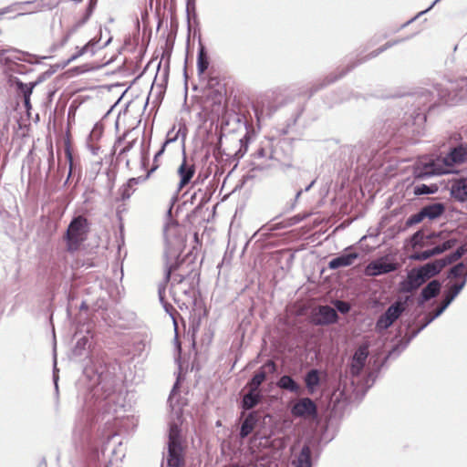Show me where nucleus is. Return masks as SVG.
<instances>
[{
  "label": "nucleus",
  "mask_w": 467,
  "mask_h": 467,
  "mask_svg": "<svg viewBox=\"0 0 467 467\" xmlns=\"http://www.w3.org/2000/svg\"><path fill=\"white\" fill-rule=\"evenodd\" d=\"M178 226H167L164 230L166 248L164 252L165 274L162 283L159 285L158 295L160 301L163 304L165 310L170 313L173 309L172 306L164 302L165 289L167 284L171 280V284H181L185 279V274L175 273L180 268V255L182 251L183 239L177 234Z\"/></svg>",
  "instance_id": "nucleus-1"
},
{
  "label": "nucleus",
  "mask_w": 467,
  "mask_h": 467,
  "mask_svg": "<svg viewBox=\"0 0 467 467\" xmlns=\"http://www.w3.org/2000/svg\"><path fill=\"white\" fill-rule=\"evenodd\" d=\"M467 157V150L463 146H457L451 150L443 157H439L435 161H420L413 170V174L417 179H426L434 175H441L451 172V168L455 164L463 163Z\"/></svg>",
  "instance_id": "nucleus-2"
},
{
  "label": "nucleus",
  "mask_w": 467,
  "mask_h": 467,
  "mask_svg": "<svg viewBox=\"0 0 467 467\" xmlns=\"http://www.w3.org/2000/svg\"><path fill=\"white\" fill-rule=\"evenodd\" d=\"M466 285V277L463 278L460 283H455L450 285L449 289L445 291L444 297L440 306L433 312L425 317V322L415 331L411 333L409 337L403 341L400 340L395 345L391 350H389L388 357H398L410 344V340L415 337L421 330H423L434 319L440 317L445 309L451 304L455 297L460 294Z\"/></svg>",
  "instance_id": "nucleus-3"
},
{
  "label": "nucleus",
  "mask_w": 467,
  "mask_h": 467,
  "mask_svg": "<svg viewBox=\"0 0 467 467\" xmlns=\"http://www.w3.org/2000/svg\"><path fill=\"white\" fill-rule=\"evenodd\" d=\"M448 97V91L442 88L439 84L433 85L431 88H420L414 95L415 101L419 109L422 111L421 113H418L417 118L421 121H425V110L431 109L439 100L444 103H450Z\"/></svg>",
  "instance_id": "nucleus-4"
},
{
  "label": "nucleus",
  "mask_w": 467,
  "mask_h": 467,
  "mask_svg": "<svg viewBox=\"0 0 467 467\" xmlns=\"http://www.w3.org/2000/svg\"><path fill=\"white\" fill-rule=\"evenodd\" d=\"M89 232V223L83 215L75 216L69 223L65 240L67 242V249L69 252L78 250L81 244L87 239Z\"/></svg>",
  "instance_id": "nucleus-5"
},
{
  "label": "nucleus",
  "mask_w": 467,
  "mask_h": 467,
  "mask_svg": "<svg viewBox=\"0 0 467 467\" xmlns=\"http://www.w3.org/2000/svg\"><path fill=\"white\" fill-rule=\"evenodd\" d=\"M180 433L181 430L177 423H171L167 453V464L169 467H182L184 465L183 449Z\"/></svg>",
  "instance_id": "nucleus-6"
},
{
  "label": "nucleus",
  "mask_w": 467,
  "mask_h": 467,
  "mask_svg": "<svg viewBox=\"0 0 467 467\" xmlns=\"http://www.w3.org/2000/svg\"><path fill=\"white\" fill-rule=\"evenodd\" d=\"M405 303L400 300H397L392 305H390L387 310L379 317L375 324V330L377 333H382L390 327L396 320L402 315L405 311Z\"/></svg>",
  "instance_id": "nucleus-7"
},
{
  "label": "nucleus",
  "mask_w": 467,
  "mask_h": 467,
  "mask_svg": "<svg viewBox=\"0 0 467 467\" xmlns=\"http://www.w3.org/2000/svg\"><path fill=\"white\" fill-rule=\"evenodd\" d=\"M337 311L329 306H317L311 315V322L316 326H327L337 322Z\"/></svg>",
  "instance_id": "nucleus-8"
},
{
  "label": "nucleus",
  "mask_w": 467,
  "mask_h": 467,
  "mask_svg": "<svg viewBox=\"0 0 467 467\" xmlns=\"http://www.w3.org/2000/svg\"><path fill=\"white\" fill-rule=\"evenodd\" d=\"M368 357V344L360 345L355 351L350 361V374L352 377L358 376L363 370Z\"/></svg>",
  "instance_id": "nucleus-9"
},
{
  "label": "nucleus",
  "mask_w": 467,
  "mask_h": 467,
  "mask_svg": "<svg viewBox=\"0 0 467 467\" xmlns=\"http://www.w3.org/2000/svg\"><path fill=\"white\" fill-rule=\"evenodd\" d=\"M404 39H397V40H394V41H389L387 42L384 46H382L381 47L378 48L377 50L375 51H372L368 57H364V58H361V59H358L356 62H353L351 63L350 65L348 66V68L347 70L345 71H341L339 73V75H336L334 77H329L327 83V84H329V83H333L334 81H336L337 79L342 78L347 72L350 71L351 69H353L355 67H357L358 65L365 62L366 60H368V58H372V57H376L377 56H379L380 53H382L383 51L387 50L388 48L402 42Z\"/></svg>",
  "instance_id": "nucleus-10"
},
{
  "label": "nucleus",
  "mask_w": 467,
  "mask_h": 467,
  "mask_svg": "<svg viewBox=\"0 0 467 467\" xmlns=\"http://www.w3.org/2000/svg\"><path fill=\"white\" fill-rule=\"evenodd\" d=\"M291 413L295 417H316L317 407L310 398H303L294 404Z\"/></svg>",
  "instance_id": "nucleus-11"
},
{
  "label": "nucleus",
  "mask_w": 467,
  "mask_h": 467,
  "mask_svg": "<svg viewBox=\"0 0 467 467\" xmlns=\"http://www.w3.org/2000/svg\"><path fill=\"white\" fill-rule=\"evenodd\" d=\"M456 239H449L445 241L443 244H438L431 249H427L421 252H416L410 256V258L416 261H425L431 258V256L440 254L452 248L456 244Z\"/></svg>",
  "instance_id": "nucleus-12"
},
{
  "label": "nucleus",
  "mask_w": 467,
  "mask_h": 467,
  "mask_svg": "<svg viewBox=\"0 0 467 467\" xmlns=\"http://www.w3.org/2000/svg\"><path fill=\"white\" fill-rule=\"evenodd\" d=\"M426 281L424 277L412 268L407 275V278L400 283V291L401 293H412L420 288Z\"/></svg>",
  "instance_id": "nucleus-13"
},
{
  "label": "nucleus",
  "mask_w": 467,
  "mask_h": 467,
  "mask_svg": "<svg viewBox=\"0 0 467 467\" xmlns=\"http://www.w3.org/2000/svg\"><path fill=\"white\" fill-rule=\"evenodd\" d=\"M267 368L270 369L271 373H274L276 370L275 363L273 360H267L247 383L249 389L259 392V387L266 379V372L265 369Z\"/></svg>",
  "instance_id": "nucleus-14"
},
{
  "label": "nucleus",
  "mask_w": 467,
  "mask_h": 467,
  "mask_svg": "<svg viewBox=\"0 0 467 467\" xmlns=\"http://www.w3.org/2000/svg\"><path fill=\"white\" fill-rule=\"evenodd\" d=\"M397 269V265L394 263H387L380 260L372 261L365 268V275L368 276H378L384 274H389Z\"/></svg>",
  "instance_id": "nucleus-15"
},
{
  "label": "nucleus",
  "mask_w": 467,
  "mask_h": 467,
  "mask_svg": "<svg viewBox=\"0 0 467 467\" xmlns=\"http://www.w3.org/2000/svg\"><path fill=\"white\" fill-rule=\"evenodd\" d=\"M441 288V284L439 280L434 279L429 282L420 292V296L418 298V305L423 306L425 302L436 297L440 294Z\"/></svg>",
  "instance_id": "nucleus-16"
},
{
  "label": "nucleus",
  "mask_w": 467,
  "mask_h": 467,
  "mask_svg": "<svg viewBox=\"0 0 467 467\" xmlns=\"http://www.w3.org/2000/svg\"><path fill=\"white\" fill-rule=\"evenodd\" d=\"M444 268V264L440 259L427 263L420 267H416L417 271L420 274L424 280L427 282L429 279L434 277Z\"/></svg>",
  "instance_id": "nucleus-17"
},
{
  "label": "nucleus",
  "mask_w": 467,
  "mask_h": 467,
  "mask_svg": "<svg viewBox=\"0 0 467 467\" xmlns=\"http://www.w3.org/2000/svg\"><path fill=\"white\" fill-rule=\"evenodd\" d=\"M194 173H195L194 165L189 164L187 162L185 153H183L182 162L178 168V174L180 175V178H181L180 182H179L180 189L183 188L185 185H187L191 182Z\"/></svg>",
  "instance_id": "nucleus-18"
},
{
  "label": "nucleus",
  "mask_w": 467,
  "mask_h": 467,
  "mask_svg": "<svg viewBox=\"0 0 467 467\" xmlns=\"http://www.w3.org/2000/svg\"><path fill=\"white\" fill-rule=\"evenodd\" d=\"M451 195L461 202H467V178H460L453 182Z\"/></svg>",
  "instance_id": "nucleus-19"
},
{
  "label": "nucleus",
  "mask_w": 467,
  "mask_h": 467,
  "mask_svg": "<svg viewBox=\"0 0 467 467\" xmlns=\"http://www.w3.org/2000/svg\"><path fill=\"white\" fill-rule=\"evenodd\" d=\"M358 256L359 254L358 253L340 254L329 261L328 267L335 270L339 267L349 266L354 264L355 260L358 259Z\"/></svg>",
  "instance_id": "nucleus-20"
},
{
  "label": "nucleus",
  "mask_w": 467,
  "mask_h": 467,
  "mask_svg": "<svg viewBox=\"0 0 467 467\" xmlns=\"http://www.w3.org/2000/svg\"><path fill=\"white\" fill-rule=\"evenodd\" d=\"M258 422V413L256 411H251L247 414L244 421L242 422L240 429V437L242 439L246 438L254 429Z\"/></svg>",
  "instance_id": "nucleus-21"
},
{
  "label": "nucleus",
  "mask_w": 467,
  "mask_h": 467,
  "mask_svg": "<svg viewBox=\"0 0 467 467\" xmlns=\"http://www.w3.org/2000/svg\"><path fill=\"white\" fill-rule=\"evenodd\" d=\"M23 54L15 48H4L0 49V63H4L5 65L15 64L16 60H24L27 62H32L31 59L22 58L21 56Z\"/></svg>",
  "instance_id": "nucleus-22"
},
{
  "label": "nucleus",
  "mask_w": 467,
  "mask_h": 467,
  "mask_svg": "<svg viewBox=\"0 0 467 467\" xmlns=\"http://www.w3.org/2000/svg\"><path fill=\"white\" fill-rule=\"evenodd\" d=\"M276 385L282 389H285L296 394H298L301 390L299 384L296 383V380L288 375L282 376L277 381Z\"/></svg>",
  "instance_id": "nucleus-23"
},
{
  "label": "nucleus",
  "mask_w": 467,
  "mask_h": 467,
  "mask_svg": "<svg viewBox=\"0 0 467 467\" xmlns=\"http://www.w3.org/2000/svg\"><path fill=\"white\" fill-rule=\"evenodd\" d=\"M445 207L441 202H434L421 208L425 218L434 220L444 213Z\"/></svg>",
  "instance_id": "nucleus-24"
},
{
  "label": "nucleus",
  "mask_w": 467,
  "mask_h": 467,
  "mask_svg": "<svg viewBox=\"0 0 467 467\" xmlns=\"http://www.w3.org/2000/svg\"><path fill=\"white\" fill-rule=\"evenodd\" d=\"M311 454L310 447L304 445L293 462L295 467H312Z\"/></svg>",
  "instance_id": "nucleus-25"
},
{
  "label": "nucleus",
  "mask_w": 467,
  "mask_h": 467,
  "mask_svg": "<svg viewBox=\"0 0 467 467\" xmlns=\"http://www.w3.org/2000/svg\"><path fill=\"white\" fill-rule=\"evenodd\" d=\"M262 395L257 391H249L243 397L242 408L244 410H251L254 408L261 400Z\"/></svg>",
  "instance_id": "nucleus-26"
},
{
  "label": "nucleus",
  "mask_w": 467,
  "mask_h": 467,
  "mask_svg": "<svg viewBox=\"0 0 467 467\" xmlns=\"http://www.w3.org/2000/svg\"><path fill=\"white\" fill-rule=\"evenodd\" d=\"M306 387L309 393H314L320 383L319 371L317 369L309 370L305 376Z\"/></svg>",
  "instance_id": "nucleus-27"
},
{
  "label": "nucleus",
  "mask_w": 467,
  "mask_h": 467,
  "mask_svg": "<svg viewBox=\"0 0 467 467\" xmlns=\"http://www.w3.org/2000/svg\"><path fill=\"white\" fill-rule=\"evenodd\" d=\"M209 67V57L205 47L200 44L197 55V70L198 74H203Z\"/></svg>",
  "instance_id": "nucleus-28"
},
{
  "label": "nucleus",
  "mask_w": 467,
  "mask_h": 467,
  "mask_svg": "<svg viewBox=\"0 0 467 467\" xmlns=\"http://www.w3.org/2000/svg\"><path fill=\"white\" fill-rule=\"evenodd\" d=\"M92 12H93V5L90 3V4H89V5H88V8H87V12H86L85 16H84L81 20L78 21V22H77V23H76V24H75V25H74V26H73L68 30V32H67V35L65 36V37H64V41H63L64 43H66V42L69 39L70 36H71L72 34H74V33H75V32H76V31H77L80 26H83V25H84V24H85V23L89 19V17H90V16H91V14H92Z\"/></svg>",
  "instance_id": "nucleus-29"
},
{
  "label": "nucleus",
  "mask_w": 467,
  "mask_h": 467,
  "mask_svg": "<svg viewBox=\"0 0 467 467\" xmlns=\"http://www.w3.org/2000/svg\"><path fill=\"white\" fill-rule=\"evenodd\" d=\"M186 128L184 126L180 127V129L175 131V127L173 126L168 132L166 136V140L163 142L164 146H167L170 143H172L178 140L180 134L182 136V142L184 143L186 133Z\"/></svg>",
  "instance_id": "nucleus-30"
},
{
  "label": "nucleus",
  "mask_w": 467,
  "mask_h": 467,
  "mask_svg": "<svg viewBox=\"0 0 467 467\" xmlns=\"http://www.w3.org/2000/svg\"><path fill=\"white\" fill-rule=\"evenodd\" d=\"M464 247L463 246H461L459 247L455 252H453L452 254L440 259L441 262L442 264H444V267L448 265H451L452 264L453 262L457 261L458 259H460L463 254H464Z\"/></svg>",
  "instance_id": "nucleus-31"
},
{
  "label": "nucleus",
  "mask_w": 467,
  "mask_h": 467,
  "mask_svg": "<svg viewBox=\"0 0 467 467\" xmlns=\"http://www.w3.org/2000/svg\"><path fill=\"white\" fill-rule=\"evenodd\" d=\"M438 187L436 185H426V184H420L416 185L413 189V192L415 195H424V194H431L437 192Z\"/></svg>",
  "instance_id": "nucleus-32"
},
{
  "label": "nucleus",
  "mask_w": 467,
  "mask_h": 467,
  "mask_svg": "<svg viewBox=\"0 0 467 467\" xmlns=\"http://www.w3.org/2000/svg\"><path fill=\"white\" fill-rule=\"evenodd\" d=\"M464 270H465L464 263H462V262L458 263L457 265H455L454 266H452L450 269L448 278H459V277L463 278V275L465 274V272L463 273Z\"/></svg>",
  "instance_id": "nucleus-33"
},
{
  "label": "nucleus",
  "mask_w": 467,
  "mask_h": 467,
  "mask_svg": "<svg viewBox=\"0 0 467 467\" xmlns=\"http://www.w3.org/2000/svg\"><path fill=\"white\" fill-rule=\"evenodd\" d=\"M95 43L90 40L88 44H86L83 47H81L76 54L72 55L66 62L64 66H67L74 60H76L78 57H81L85 53L88 52L89 46H93Z\"/></svg>",
  "instance_id": "nucleus-34"
},
{
  "label": "nucleus",
  "mask_w": 467,
  "mask_h": 467,
  "mask_svg": "<svg viewBox=\"0 0 467 467\" xmlns=\"http://www.w3.org/2000/svg\"><path fill=\"white\" fill-rule=\"evenodd\" d=\"M424 218H425V216H424L422 211L420 210L419 213L412 214L408 218V220L406 222V225L412 226L414 224L420 223Z\"/></svg>",
  "instance_id": "nucleus-35"
},
{
  "label": "nucleus",
  "mask_w": 467,
  "mask_h": 467,
  "mask_svg": "<svg viewBox=\"0 0 467 467\" xmlns=\"http://www.w3.org/2000/svg\"><path fill=\"white\" fill-rule=\"evenodd\" d=\"M336 311L340 312L341 314H347L350 310V305L348 302L337 300L334 303Z\"/></svg>",
  "instance_id": "nucleus-36"
},
{
  "label": "nucleus",
  "mask_w": 467,
  "mask_h": 467,
  "mask_svg": "<svg viewBox=\"0 0 467 467\" xmlns=\"http://www.w3.org/2000/svg\"><path fill=\"white\" fill-rule=\"evenodd\" d=\"M131 194H132L131 187H128L127 184L123 185L122 188L120 189L121 200L125 201V200L129 199Z\"/></svg>",
  "instance_id": "nucleus-37"
},
{
  "label": "nucleus",
  "mask_w": 467,
  "mask_h": 467,
  "mask_svg": "<svg viewBox=\"0 0 467 467\" xmlns=\"http://www.w3.org/2000/svg\"><path fill=\"white\" fill-rule=\"evenodd\" d=\"M441 0H435L431 5V6H429L426 10H423L421 12H420L417 16H415L413 18H411L410 20H409L408 22H406L405 24L402 25V27H405L407 25L410 24L411 22H413L414 20H416L420 16L427 13L428 11H430L437 3H439Z\"/></svg>",
  "instance_id": "nucleus-38"
},
{
  "label": "nucleus",
  "mask_w": 467,
  "mask_h": 467,
  "mask_svg": "<svg viewBox=\"0 0 467 467\" xmlns=\"http://www.w3.org/2000/svg\"><path fill=\"white\" fill-rule=\"evenodd\" d=\"M165 147H166V146H164V144H163V145L161 146V148L159 150V151L155 154V156H154V165H153V167L150 169V171H149V173H148L147 177H149V176H150V174L151 172H153V171L158 168V164H156V161H157L158 158H159L160 156H161V155H162V153L164 152V150H165Z\"/></svg>",
  "instance_id": "nucleus-39"
},
{
  "label": "nucleus",
  "mask_w": 467,
  "mask_h": 467,
  "mask_svg": "<svg viewBox=\"0 0 467 467\" xmlns=\"http://www.w3.org/2000/svg\"><path fill=\"white\" fill-rule=\"evenodd\" d=\"M88 342V340L86 337H82L81 338H78L77 341V345H76V350L78 348H85Z\"/></svg>",
  "instance_id": "nucleus-40"
},
{
  "label": "nucleus",
  "mask_w": 467,
  "mask_h": 467,
  "mask_svg": "<svg viewBox=\"0 0 467 467\" xmlns=\"http://www.w3.org/2000/svg\"><path fill=\"white\" fill-rule=\"evenodd\" d=\"M66 156H67V159L69 161V172H68V176H67V181H68L69 177L71 176V172H72V163H73V161H72V154L69 150V149H67L66 150Z\"/></svg>",
  "instance_id": "nucleus-41"
},
{
  "label": "nucleus",
  "mask_w": 467,
  "mask_h": 467,
  "mask_svg": "<svg viewBox=\"0 0 467 467\" xmlns=\"http://www.w3.org/2000/svg\"><path fill=\"white\" fill-rule=\"evenodd\" d=\"M56 366H57V363L55 362V364H54L53 380H54V384H55V389H56V390H57L58 389V385H57L58 376L57 374V369Z\"/></svg>",
  "instance_id": "nucleus-42"
},
{
  "label": "nucleus",
  "mask_w": 467,
  "mask_h": 467,
  "mask_svg": "<svg viewBox=\"0 0 467 467\" xmlns=\"http://www.w3.org/2000/svg\"><path fill=\"white\" fill-rule=\"evenodd\" d=\"M139 182V178H131L128 181V182L126 183L128 185V187H131L135 184H137Z\"/></svg>",
  "instance_id": "nucleus-43"
},
{
  "label": "nucleus",
  "mask_w": 467,
  "mask_h": 467,
  "mask_svg": "<svg viewBox=\"0 0 467 467\" xmlns=\"http://www.w3.org/2000/svg\"><path fill=\"white\" fill-rule=\"evenodd\" d=\"M100 389H101V388L99 387V385H98V386L94 387V388L92 389V393H93V394H92V396H93V397L98 396V392L100 390Z\"/></svg>",
  "instance_id": "nucleus-44"
},
{
  "label": "nucleus",
  "mask_w": 467,
  "mask_h": 467,
  "mask_svg": "<svg viewBox=\"0 0 467 467\" xmlns=\"http://www.w3.org/2000/svg\"><path fill=\"white\" fill-rule=\"evenodd\" d=\"M194 5L195 0H187V9H189L191 5L192 6V8H194Z\"/></svg>",
  "instance_id": "nucleus-45"
},
{
  "label": "nucleus",
  "mask_w": 467,
  "mask_h": 467,
  "mask_svg": "<svg viewBox=\"0 0 467 467\" xmlns=\"http://www.w3.org/2000/svg\"><path fill=\"white\" fill-rule=\"evenodd\" d=\"M315 182H316V181H315V180H314V181H312V182H310V184H308V185L305 188V190H304V191H305V192H308V191L313 187V185L315 184Z\"/></svg>",
  "instance_id": "nucleus-46"
},
{
  "label": "nucleus",
  "mask_w": 467,
  "mask_h": 467,
  "mask_svg": "<svg viewBox=\"0 0 467 467\" xmlns=\"http://www.w3.org/2000/svg\"><path fill=\"white\" fill-rule=\"evenodd\" d=\"M132 144L131 143H129L123 150H122V152H126L128 150H130Z\"/></svg>",
  "instance_id": "nucleus-47"
},
{
  "label": "nucleus",
  "mask_w": 467,
  "mask_h": 467,
  "mask_svg": "<svg viewBox=\"0 0 467 467\" xmlns=\"http://www.w3.org/2000/svg\"><path fill=\"white\" fill-rule=\"evenodd\" d=\"M25 103L26 107L29 106V99L27 98L26 94H25Z\"/></svg>",
  "instance_id": "nucleus-48"
},
{
  "label": "nucleus",
  "mask_w": 467,
  "mask_h": 467,
  "mask_svg": "<svg viewBox=\"0 0 467 467\" xmlns=\"http://www.w3.org/2000/svg\"><path fill=\"white\" fill-rule=\"evenodd\" d=\"M302 192H303V191H302V190H300V191H298V192H296V201H297V200H298V198L300 197V195L302 194Z\"/></svg>",
  "instance_id": "nucleus-49"
},
{
  "label": "nucleus",
  "mask_w": 467,
  "mask_h": 467,
  "mask_svg": "<svg viewBox=\"0 0 467 467\" xmlns=\"http://www.w3.org/2000/svg\"><path fill=\"white\" fill-rule=\"evenodd\" d=\"M306 217V215L303 216V217L296 216L295 219H296V222H300L301 220H303Z\"/></svg>",
  "instance_id": "nucleus-50"
},
{
  "label": "nucleus",
  "mask_w": 467,
  "mask_h": 467,
  "mask_svg": "<svg viewBox=\"0 0 467 467\" xmlns=\"http://www.w3.org/2000/svg\"><path fill=\"white\" fill-rule=\"evenodd\" d=\"M111 41V38L109 37L106 42L105 44L103 45V47H106L107 45H109V43Z\"/></svg>",
  "instance_id": "nucleus-51"
},
{
  "label": "nucleus",
  "mask_w": 467,
  "mask_h": 467,
  "mask_svg": "<svg viewBox=\"0 0 467 467\" xmlns=\"http://www.w3.org/2000/svg\"><path fill=\"white\" fill-rule=\"evenodd\" d=\"M229 467H242V466H240L239 464H236V463H235V464H232V465H231V466H229Z\"/></svg>",
  "instance_id": "nucleus-52"
},
{
  "label": "nucleus",
  "mask_w": 467,
  "mask_h": 467,
  "mask_svg": "<svg viewBox=\"0 0 467 467\" xmlns=\"http://www.w3.org/2000/svg\"><path fill=\"white\" fill-rule=\"evenodd\" d=\"M466 277L467 278V269L465 270V274L463 275V278Z\"/></svg>",
  "instance_id": "nucleus-53"
},
{
  "label": "nucleus",
  "mask_w": 467,
  "mask_h": 467,
  "mask_svg": "<svg viewBox=\"0 0 467 467\" xmlns=\"http://www.w3.org/2000/svg\"><path fill=\"white\" fill-rule=\"evenodd\" d=\"M419 234H420V232L416 233V234H414V238H416Z\"/></svg>",
  "instance_id": "nucleus-54"
},
{
  "label": "nucleus",
  "mask_w": 467,
  "mask_h": 467,
  "mask_svg": "<svg viewBox=\"0 0 467 467\" xmlns=\"http://www.w3.org/2000/svg\"><path fill=\"white\" fill-rule=\"evenodd\" d=\"M33 86L29 88L28 93L30 94L32 92Z\"/></svg>",
  "instance_id": "nucleus-55"
},
{
  "label": "nucleus",
  "mask_w": 467,
  "mask_h": 467,
  "mask_svg": "<svg viewBox=\"0 0 467 467\" xmlns=\"http://www.w3.org/2000/svg\"><path fill=\"white\" fill-rule=\"evenodd\" d=\"M106 467H109V466H106Z\"/></svg>",
  "instance_id": "nucleus-56"
}]
</instances>
